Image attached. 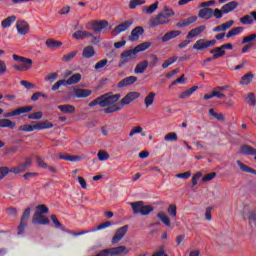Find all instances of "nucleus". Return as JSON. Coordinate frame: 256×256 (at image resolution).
<instances>
[{"label":"nucleus","mask_w":256,"mask_h":256,"mask_svg":"<svg viewBox=\"0 0 256 256\" xmlns=\"http://www.w3.org/2000/svg\"><path fill=\"white\" fill-rule=\"evenodd\" d=\"M62 45H63V42L57 41V40L52 39V38H48L46 40V46H47L48 49H51V50H56L58 48H61Z\"/></svg>","instance_id":"obj_25"},{"label":"nucleus","mask_w":256,"mask_h":256,"mask_svg":"<svg viewBox=\"0 0 256 256\" xmlns=\"http://www.w3.org/2000/svg\"><path fill=\"white\" fill-rule=\"evenodd\" d=\"M32 223L34 225H49L50 220L44 214L39 213V212H35L32 216Z\"/></svg>","instance_id":"obj_12"},{"label":"nucleus","mask_w":256,"mask_h":256,"mask_svg":"<svg viewBox=\"0 0 256 256\" xmlns=\"http://www.w3.org/2000/svg\"><path fill=\"white\" fill-rule=\"evenodd\" d=\"M217 41L215 39L207 41L205 39H199L193 45V49L196 51H205L209 49L211 46H215Z\"/></svg>","instance_id":"obj_9"},{"label":"nucleus","mask_w":256,"mask_h":256,"mask_svg":"<svg viewBox=\"0 0 256 256\" xmlns=\"http://www.w3.org/2000/svg\"><path fill=\"white\" fill-rule=\"evenodd\" d=\"M35 209H36L35 213H40V214H44V215L49 213V208L45 204H40V205L36 206Z\"/></svg>","instance_id":"obj_48"},{"label":"nucleus","mask_w":256,"mask_h":256,"mask_svg":"<svg viewBox=\"0 0 256 256\" xmlns=\"http://www.w3.org/2000/svg\"><path fill=\"white\" fill-rule=\"evenodd\" d=\"M248 224L250 227H255L256 226V211L255 210H250L248 212Z\"/></svg>","instance_id":"obj_40"},{"label":"nucleus","mask_w":256,"mask_h":256,"mask_svg":"<svg viewBox=\"0 0 256 256\" xmlns=\"http://www.w3.org/2000/svg\"><path fill=\"white\" fill-rule=\"evenodd\" d=\"M168 214L170 217H177V205L175 204H170L168 207Z\"/></svg>","instance_id":"obj_53"},{"label":"nucleus","mask_w":256,"mask_h":256,"mask_svg":"<svg viewBox=\"0 0 256 256\" xmlns=\"http://www.w3.org/2000/svg\"><path fill=\"white\" fill-rule=\"evenodd\" d=\"M206 29V26L201 25L198 27H195L194 29L190 30L186 36L187 39H193L197 37L198 35L202 34Z\"/></svg>","instance_id":"obj_19"},{"label":"nucleus","mask_w":256,"mask_h":256,"mask_svg":"<svg viewBox=\"0 0 256 256\" xmlns=\"http://www.w3.org/2000/svg\"><path fill=\"white\" fill-rule=\"evenodd\" d=\"M109 63V60L107 59H102L100 60L99 62H97L94 66V69L96 71L100 70V69H103L104 67H106V65Z\"/></svg>","instance_id":"obj_54"},{"label":"nucleus","mask_w":256,"mask_h":256,"mask_svg":"<svg viewBox=\"0 0 256 256\" xmlns=\"http://www.w3.org/2000/svg\"><path fill=\"white\" fill-rule=\"evenodd\" d=\"M198 90V86H193L190 89H187L186 91L182 92L178 95V98L180 99H186L187 97H190L194 92Z\"/></svg>","instance_id":"obj_39"},{"label":"nucleus","mask_w":256,"mask_h":256,"mask_svg":"<svg viewBox=\"0 0 256 256\" xmlns=\"http://www.w3.org/2000/svg\"><path fill=\"white\" fill-rule=\"evenodd\" d=\"M245 103H248L250 106H255L256 105L255 94L254 93H249L245 97Z\"/></svg>","instance_id":"obj_49"},{"label":"nucleus","mask_w":256,"mask_h":256,"mask_svg":"<svg viewBox=\"0 0 256 256\" xmlns=\"http://www.w3.org/2000/svg\"><path fill=\"white\" fill-rule=\"evenodd\" d=\"M35 130H36V125L25 124L19 127V131L21 132H33Z\"/></svg>","instance_id":"obj_47"},{"label":"nucleus","mask_w":256,"mask_h":256,"mask_svg":"<svg viewBox=\"0 0 256 256\" xmlns=\"http://www.w3.org/2000/svg\"><path fill=\"white\" fill-rule=\"evenodd\" d=\"M158 62H159V58L155 54H152L150 56V67L151 68L156 67Z\"/></svg>","instance_id":"obj_63"},{"label":"nucleus","mask_w":256,"mask_h":256,"mask_svg":"<svg viewBox=\"0 0 256 256\" xmlns=\"http://www.w3.org/2000/svg\"><path fill=\"white\" fill-rule=\"evenodd\" d=\"M53 127H54V124L51 123L49 120L41 121L38 124H35L36 130L51 129Z\"/></svg>","instance_id":"obj_32"},{"label":"nucleus","mask_w":256,"mask_h":256,"mask_svg":"<svg viewBox=\"0 0 256 256\" xmlns=\"http://www.w3.org/2000/svg\"><path fill=\"white\" fill-rule=\"evenodd\" d=\"M129 253L130 249L126 248L124 245H121L110 249H103L95 256H127Z\"/></svg>","instance_id":"obj_6"},{"label":"nucleus","mask_w":256,"mask_h":256,"mask_svg":"<svg viewBox=\"0 0 256 256\" xmlns=\"http://www.w3.org/2000/svg\"><path fill=\"white\" fill-rule=\"evenodd\" d=\"M179 35H181V31H169L164 34V36L162 37V41L163 42L171 41L172 39L178 37Z\"/></svg>","instance_id":"obj_30"},{"label":"nucleus","mask_w":256,"mask_h":256,"mask_svg":"<svg viewBox=\"0 0 256 256\" xmlns=\"http://www.w3.org/2000/svg\"><path fill=\"white\" fill-rule=\"evenodd\" d=\"M97 158H99L100 161H105L110 159V155L106 151H99V153H97Z\"/></svg>","instance_id":"obj_58"},{"label":"nucleus","mask_w":256,"mask_h":256,"mask_svg":"<svg viewBox=\"0 0 256 256\" xmlns=\"http://www.w3.org/2000/svg\"><path fill=\"white\" fill-rule=\"evenodd\" d=\"M255 39H256V33L250 34L249 36L243 38L242 44H247V43H249L251 41H255Z\"/></svg>","instance_id":"obj_64"},{"label":"nucleus","mask_w":256,"mask_h":256,"mask_svg":"<svg viewBox=\"0 0 256 256\" xmlns=\"http://www.w3.org/2000/svg\"><path fill=\"white\" fill-rule=\"evenodd\" d=\"M20 84L22 87H25L27 89H35L36 85L33 83H30L29 81L22 80L20 81Z\"/></svg>","instance_id":"obj_62"},{"label":"nucleus","mask_w":256,"mask_h":256,"mask_svg":"<svg viewBox=\"0 0 256 256\" xmlns=\"http://www.w3.org/2000/svg\"><path fill=\"white\" fill-rule=\"evenodd\" d=\"M157 217L159 220L162 221V223L167 226V227H171V219L166 215L165 212H159L157 214Z\"/></svg>","instance_id":"obj_38"},{"label":"nucleus","mask_w":256,"mask_h":256,"mask_svg":"<svg viewBox=\"0 0 256 256\" xmlns=\"http://www.w3.org/2000/svg\"><path fill=\"white\" fill-rule=\"evenodd\" d=\"M132 24H134V20H132V19L127 20L126 22H123V23L119 24L118 26H115L113 33H115L116 35H119L120 33L127 31Z\"/></svg>","instance_id":"obj_15"},{"label":"nucleus","mask_w":256,"mask_h":256,"mask_svg":"<svg viewBox=\"0 0 256 256\" xmlns=\"http://www.w3.org/2000/svg\"><path fill=\"white\" fill-rule=\"evenodd\" d=\"M140 96H141V94H139L138 92H130V93L126 94V96L124 98L121 99L120 103H118V101L115 102L112 105V107L104 109L103 113H106V114L117 113L120 110H122L125 105H129L131 102L137 100L138 97H140Z\"/></svg>","instance_id":"obj_4"},{"label":"nucleus","mask_w":256,"mask_h":256,"mask_svg":"<svg viewBox=\"0 0 256 256\" xmlns=\"http://www.w3.org/2000/svg\"><path fill=\"white\" fill-rule=\"evenodd\" d=\"M175 12L172 8L164 6L161 12L157 15L150 17L149 26L150 28H156L158 26H165L171 23V18L174 17Z\"/></svg>","instance_id":"obj_1"},{"label":"nucleus","mask_w":256,"mask_h":256,"mask_svg":"<svg viewBox=\"0 0 256 256\" xmlns=\"http://www.w3.org/2000/svg\"><path fill=\"white\" fill-rule=\"evenodd\" d=\"M140 96H141V94H139L138 92H130V93L126 94V96L124 98L121 99L120 103H118V101L115 102L112 105V107L104 109L103 113H106V114L117 113L120 110H122L125 105H129L131 102L137 100L138 97H140Z\"/></svg>","instance_id":"obj_3"},{"label":"nucleus","mask_w":256,"mask_h":256,"mask_svg":"<svg viewBox=\"0 0 256 256\" xmlns=\"http://www.w3.org/2000/svg\"><path fill=\"white\" fill-rule=\"evenodd\" d=\"M236 164L238 165L239 170H241L242 172L248 173V174H251V175H256V170L254 168H252L251 166H247L246 164H244L240 160H238L236 162Z\"/></svg>","instance_id":"obj_23"},{"label":"nucleus","mask_w":256,"mask_h":256,"mask_svg":"<svg viewBox=\"0 0 256 256\" xmlns=\"http://www.w3.org/2000/svg\"><path fill=\"white\" fill-rule=\"evenodd\" d=\"M150 46H151V42H143V43H140L139 45H137L136 48H133L131 50L133 52H135L136 54H138L139 52L148 50Z\"/></svg>","instance_id":"obj_36"},{"label":"nucleus","mask_w":256,"mask_h":256,"mask_svg":"<svg viewBox=\"0 0 256 256\" xmlns=\"http://www.w3.org/2000/svg\"><path fill=\"white\" fill-rule=\"evenodd\" d=\"M51 220H52V222H53V224H54V226H55L56 228L62 229L63 232H68V230L65 229V228L62 226L61 222L57 219V216H56V215H54V214L51 215Z\"/></svg>","instance_id":"obj_46"},{"label":"nucleus","mask_w":256,"mask_h":256,"mask_svg":"<svg viewBox=\"0 0 256 256\" xmlns=\"http://www.w3.org/2000/svg\"><path fill=\"white\" fill-rule=\"evenodd\" d=\"M143 34H144V29H143V27H142V26H136V27L132 30L130 37H128V40H129V41H132V42L138 41L139 36H140V35H143Z\"/></svg>","instance_id":"obj_17"},{"label":"nucleus","mask_w":256,"mask_h":256,"mask_svg":"<svg viewBox=\"0 0 256 256\" xmlns=\"http://www.w3.org/2000/svg\"><path fill=\"white\" fill-rule=\"evenodd\" d=\"M43 118L42 111H38L28 115V119L41 120Z\"/></svg>","instance_id":"obj_57"},{"label":"nucleus","mask_w":256,"mask_h":256,"mask_svg":"<svg viewBox=\"0 0 256 256\" xmlns=\"http://www.w3.org/2000/svg\"><path fill=\"white\" fill-rule=\"evenodd\" d=\"M253 78H254V74L252 72H249L242 76L241 80H239V84L243 86L250 85L251 82L253 81Z\"/></svg>","instance_id":"obj_28"},{"label":"nucleus","mask_w":256,"mask_h":256,"mask_svg":"<svg viewBox=\"0 0 256 256\" xmlns=\"http://www.w3.org/2000/svg\"><path fill=\"white\" fill-rule=\"evenodd\" d=\"M138 78L136 76H130L127 78H124L118 83V88H124L131 85H134L135 82H137Z\"/></svg>","instance_id":"obj_20"},{"label":"nucleus","mask_w":256,"mask_h":256,"mask_svg":"<svg viewBox=\"0 0 256 256\" xmlns=\"http://www.w3.org/2000/svg\"><path fill=\"white\" fill-rule=\"evenodd\" d=\"M16 126H17V123H15L12 120H8V119L0 120V128L14 129Z\"/></svg>","instance_id":"obj_34"},{"label":"nucleus","mask_w":256,"mask_h":256,"mask_svg":"<svg viewBox=\"0 0 256 256\" xmlns=\"http://www.w3.org/2000/svg\"><path fill=\"white\" fill-rule=\"evenodd\" d=\"M238 6H239V2L230 1L229 3L225 4L222 7V11L224 14H229L230 12H233Z\"/></svg>","instance_id":"obj_24"},{"label":"nucleus","mask_w":256,"mask_h":256,"mask_svg":"<svg viewBox=\"0 0 256 256\" xmlns=\"http://www.w3.org/2000/svg\"><path fill=\"white\" fill-rule=\"evenodd\" d=\"M16 30L20 35H27L30 32L29 22L19 20L16 22Z\"/></svg>","instance_id":"obj_14"},{"label":"nucleus","mask_w":256,"mask_h":256,"mask_svg":"<svg viewBox=\"0 0 256 256\" xmlns=\"http://www.w3.org/2000/svg\"><path fill=\"white\" fill-rule=\"evenodd\" d=\"M91 26L93 27L94 32L100 33L101 31L109 27V22L106 20H96L91 24Z\"/></svg>","instance_id":"obj_16"},{"label":"nucleus","mask_w":256,"mask_h":256,"mask_svg":"<svg viewBox=\"0 0 256 256\" xmlns=\"http://www.w3.org/2000/svg\"><path fill=\"white\" fill-rule=\"evenodd\" d=\"M95 54H96L95 49L91 45L85 46L82 50V57L87 60L95 57Z\"/></svg>","instance_id":"obj_18"},{"label":"nucleus","mask_w":256,"mask_h":256,"mask_svg":"<svg viewBox=\"0 0 256 256\" xmlns=\"http://www.w3.org/2000/svg\"><path fill=\"white\" fill-rule=\"evenodd\" d=\"M208 114H210L211 117L214 119H217L219 122L224 123L225 122V116L223 113H217L215 109L208 110Z\"/></svg>","instance_id":"obj_37"},{"label":"nucleus","mask_w":256,"mask_h":256,"mask_svg":"<svg viewBox=\"0 0 256 256\" xmlns=\"http://www.w3.org/2000/svg\"><path fill=\"white\" fill-rule=\"evenodd\" d=\"M165 245H161L158 247V251H156L155 253H153L151 256H165Z\"/></svg>","instance_id":"obj_59"},{"label":"nucleus","mask_w":256,"mask_h":256,"mask_svg":"<svg viewBox=\"0 0 256 256\" xmlns=\"http://www.w3.org/2000/svg\"><path fill=\"white\" fill-rule=\"evenodd\" d=\"M238 153L241 155L256 156V149L249 145H243L239 148Z\"/></svg>","instance_id":"obj_22"},{"label":"nucleus","mask_w":256,"mask_h":256,"mask_svg":"<svg viewBox=\"0 0 256 256\" xmlns=\"http://www.w3.org/2000/svg\"><path fill=\"white\" fill-rule=\"evenodd\" d=\"M72 37H74L76 40H83L85 38L93 37V34L87 31H77L72 34Z\"/></svg>","instance_id":"obj_31"},{"label":"nucleus","mask_w":256,"mask_h":256,"mask_svg":"<svg viewBox=\"0 0 256 256\" xmlns=\"http://www.w3.org/2000/svg\"><path fill=\"white\" fill-rule=\"evenodd\" d=\"M128 230H129L128 225H124L121 228H118V230H116V232L112 238V244L115 245V244L119 243L125 237Z\"/></svg>","instance_id":"obj_13"},{"label":"nucleus","mask_w":256,"mask_h":256,"mask_svg":"<svg viewBox=\"0 0 256 256\" xmlns=\"http://www.w3.org/2000/svg\"><path fill=\"white\" fill-rule=\"evenodd\" d=\"M13 59H14V61H18V62L22 63V64H19V65L18 64L13 65L14 70H16V71H29V70H31L32 65H33L32 59L25 58V57L19 56L17 54L13 55Z\"/></svg>","instance_id":"obj_7"},{"label":"nucleus","mask_w":256,"mask_h":256,"mask_svg":"<svg viewBox=\"0 0 256 256\" xmlns=\"http://www.w3.org/2000/svg\"><path fill=\"white\" fill-rule=\"evenodd\" d=\"M212 15H213V10L212 8H209V7H205L201 9L198 13V17L203 20H210Z\"/></svg>","instance_id":"obj_21"},{"label":"nucleus","mask_w":256,"mask_h":256,"mask_svg":"<svg viewBox=\"0 0 256 256\" xmlns=\"http://www.w3.org/2000/svg\"><path fill=\"white\" fill-rule=\"evenodd\" d=\"M130 206L133 211V215H142L147 217L154 211V207L151 205H145L143 201L130 202Z\"/></svg>","instance_id":"obj_5"},{"label":"nucleus","mask_w":256,"mask_h":256,"mask_svg":"<svg viewBox=\"0 0 256 256\" xmlns=\"http://www.w3.org/2000/svg\"><path fill=\"white\" fill-rule=\"evenodd\" d=\"M175 61H178V56H174L168 60H166L163 64H162V68L166 69L167 67L171 66Z\"/></svg>","instance_id":"obj_56"},{"label":"nucleus","mask_w":256,"mask_h":256,"mask_svg":"<svg viewBox=\"0 0 256 256\" xmlns=\"http://www.w3.org/2000/svg\"><path fill=\"white\" fill-rule=\"evenodd\" d=\"M75 95L78 98H86L92 95V90L89 89H75Z\"/></svg>","instance_id":"obj_35"},{"label":"nucleus","mask_w":256,"mask_h":256,"mask_svg":"<svg viewBox=\"0 0 256 256\" xmlns=\"http://www.w3.org/2000/svg\"><path fill=\"white\" fill-rule=\"evenodd\" d=\"M33 110V106H22L17 108L16 110H13L11 112H8L4 114V118H12L20 116L21 114L30 113Z\"/></svg>","instance_id":"obj_11"},{"label":"nucleus","mask_w":256,"mask_h":256,"mask_svg":"<svg viewBox=\"0 0 256 256\" xmlns=\"http://www.w3.org/2000/svg\"><path fill=\"white\" fill-rule=\"evenodd\" d=\"M82 159H85V156L69 155V156L67 157L66 161L78 162V161H81Z\"/></svg>","instance_id":"obj_61"},{"label":"nucleus","mask_w":256,"mask_h":256,"mask_svg":"<svg viewBox=\"0 0 256 256\" xmlns=\"http://www.w3.org/2000/svg\"><path fill=\"white\" fill-rule=\"evenodd\" d=\"M202 172H197L192 177V188L198 184L199 179L202 177Z\"/></svg>","instance_id":"obj_60"},{"label":"nucleus","mask_w":256,"mask_h":256,"mask_svg":"<svg viewBox=\"0 0 256 256\" xmlns=\"http://www.w3.org/2000/svg\"><path fill=\"white\" fill-rule=\"evenodd\" d=\"M159 8V1H155L150 6H143L142 10L146 15H152Z\"/></svg>","instance_id":"obj_27"},{"label":"nucleus","mask_w":256,"mask_h":256,"mask_svg":"<svg viewBox=\"0 0 256 256\" xmlns=\"http://www.w3.org/2000/svg\"><path fill=\"white\" fill-rule=\"evenodd\" d=\"M210 53L213 55V59L217 60L225 56V50H221L219 47L213 48Z\"/></svg>","instance_id":"obj_41"},{"label":"nucleus","mask_w":256,"mask_h":256,"mask_svg":"<svg viewBox=\"0 0 256 256\" xmlns=\"http://www.w3.org/2000/svg\"><path fill=\"white\" fill-rule=\"evenodd\" d=\"M32 165V159L30 157H27L25 159V163H20L17 166L10 168V173H13L15 175H19L21 173H24L27 169H29Z\"/></svg>","instance_id":"obj_10"},{"label":"nucleus","mask_w":256,"mask_h":256,"mask_svg":"<svg viewBox=\"0 0 256 256\" xmlns=\"http://www.w3.org/2000/svg\"><path fill=\"white\" fill-rule=\"evenodd\" d=\"M76 55H77V51L69 52L68 54H65L63 56L62 61L68 63L72 61L76 57Z\"/></svg>","instance_id":"obj_51"},{"label":"nucleus","mask_w":256,"mask_h":256,"mask_svg":"<svg viewBox=\"0 0 256 256\" xmlns=\"http://www.w3.org/2000/svg\"><path fill=\"white\" fill-rule=\"evenodd\" d=\"M120 94H113V93H107L102 94L101 96L97 97L93 101L89 103V107L93 108L97 105H99L101 108H111L114 103H117L120 99Z\"/></svg>","instance_id":"obj_2"},{"label":"nucleus","mask_w":256,"mask_h":256,"mask_svg":"<svg viewBox=\"0 0 256 256\" xmlns=\"http://www.w3.org/2000/svg\"><path fill=\"white\" fill-rule=\"evenodd\" d=\"M243 30H245V28L242 26L233 27L229 32H227L226 38H231L235 35H239Z\"/></svg>","instance_id":"obj_42"},{"label":"nucleus","mask_w":256,"mask_h":256,"mask_svg":"<svg viewBox=\"0 0 256 256\" xmlns=\"http://www.w3.org/2000/svg\"><path fill=\"white\" fill-rule=\"evenodd\" d=\"M242 25H252L254 23L252 16L245 15L239 19Z\"/></svg>","instance_id":"obj_50"},{"label":"nucleus","mask_w":256,"mask_h":256,"mask_svg":"<svg viewBox=\"0 0 256 256\" xmlns=\"http://www.w3.org/2000/svg\"><path fill=\"white\" fill-rule=\"evenodd\" d=\"M82 75L79 73L73 74L69 79L68 82L70 85H75L81 81Z\"/></svg>","instance_id":"obj_45"},{"label":"nucleus","mask_w":256,"mask_h":256,"mask_svg":"<svg viewBox=\"0 0 256 256\" xmlns=\"http://www.w3.org/2000/svg\"><path fill=\"white\" fill-rule=\"evenodd\" d=\"M9 173H11V169L7 166L0 167V181L4 179Z\"/></svg>","instance_id":"obj_55"},{"label":"nucleus","mask_w":256,"mask_h":256,"mask_svg":"<svg viewBox=\"0 0 256 256\" xmlns=\"http://www.w3.org/2000/svg\"><path fill=\"white\" fill-rule=\"evenodd\" d=\"M149 67V62L147 60H144L142 62H139L134 68V73L136 74H143L145 70Z\"/></svg>","instance_id":"obj_26"},{"label":"nucleus","mask_w":256,"mask_h":256,"mask_svg":"<svg viewBox=\"0 0 256 256\" xmlns=\"http://www.w3.org/2000/svg\"><path fill=\"white\" fill-rule=\"evenodd\" d=\"M144 4H145L144 0H130V4H128V7L130 9H136L137 6H141Z\"/></svg>","instance_id":"obj_52"},{"label":"nucleus","mask_w":256,"mask_h":256,"mask_svg":"<svg viewBox=\"0 0 256 256\" xmlns=\"http://www.w3.org/2000/svg\"><path fill=\"white\" fill-rule=\"evenodd\" d=\"M165 142H177L178 141V135L175 132H170L167 135L164 136Z\"/></svg>","instance_id":"obj_44"},{"label":"nucleus","mask_w":256,"mask_h":256,"mask_svg":"<svg viewBox=\"0 0 256 256\" xmlns=\"http://www.w3.org/2000/svg\"><path fill=\"white\" fill-rule=\"evenodd\" d=\"M17 20V16H8L6 19H4L2 22H1V26L3 29H7V28H10L11 25Z\"/></svg>","instance_id":"obj_33"},{"label":"nucleus","mask_w":256,"mask_h":256,"mask_svg":"<svg viewBox=\"0 0 256 256\" xmlns=\"http://www.w3.org/2000/svg\"><path fill=\"white\" fill-rule=\"evenodd\" d=\"M156 94L154 92H150L148 96L144 99V104L146 108H149L151 105H153L155 100Z\"/></svg>","instance_id":"obj_43"},{"label":"nucleus","mask_w":256,"mask_h":256,"mask_svg":"<svg viewBox=\"0 0 256 256\" xmlns=\"http://www.w3.org/2000/svg\"><path fill=\"white\" fill-rule=\"evenodd\" d=\"M57 108L62 113H66V114H74L75 113V107L70 104L58 105Z\"/></svg>","instance_id":"obj_29"},{"label":"nucleus","mask_w":256,"mask_h":256,"mask_svg":"<svg viewBox=\"0 0 256 256\" xmlns=\"http://www.w3.org/2000/svg\"><path fill=\"white\" fill-rule=\"evenodd\" d=\"M137 53L133 50H125L124 52H121L120 54V60H119V68L124 67L129 62H132L136 59Z\"/></svg>","instance_id":"obj_8"}]
</instances>
